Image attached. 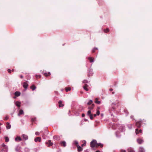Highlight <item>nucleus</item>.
<instances>
[{
  "label": "nucleus",
  "instance_id": "nucleus-39",
  "mask_svg": "<svg viewBox=\"0 0 152 152\" xmlns=\"http://www.w3.org/2000/svg\"><path fill=\"white\" fill-rule=\"evenodd\" d=\"M121 152H126V151L125 150H122Z\"/></svg>",
  "mask_w": 152,
  "mask_h": 152
},
{
  "label": "nucleus",
  "instance_id": "nucleus-22",
  "mask_svg": "<svg viewBox=\"0 0 152 152\" xmlns=\"http://www.w3.org/2000/svg\"><path fill=\"white\" fill-rule=\"evenodd\" d=\"M4 138L5 139V141L6 142H8L9 141V138L8 137L5 136L4 137Z\"/></svg>",
  "mask_w": 152,
  "mask_h": 152
},
{
  "label": "nucleus",
  "instance_id": "nucleus-33",
  "mask_svg": "<svg viewBox=\"0 0 152 152\" xmlns=\"http://www.w3.org/2000/svg\"><path fill=\"white\" fill-rule=\"evenodd\" d=\"M87 114L88 115H90V114H91V111L90 110H88V112H87Z\"/></svg>",
  "mask_w": 152,
  "mask_h": 152
},
{
  "label": "nucleus",
  "instance_id": "nucleus-17",
  "mask_svg": "<svg viewBox=\"0 0 152 152\" xmlns=\"http://www.w3.org/2000/svg\"><path fill=\"white\" fill-rule=\"evenodd\" d=\"M139 152H144V150L142 147H140L139 148Z\"/></svg>",
  "mask_w": 152,
  "mask_h": 152
},
{
  "label": "nucleus",
  "instance_id": "nucleus-19",
  "mask_svg": "<svg viewBox=\"0 0 152 152\" xmlns=\"http://www.w3.org/2000/svg\"><path fill=\"white\" fill-rule=\"evenodd\" d=\"M61 145L63 146L64 147H65L66 146V142L65 141H63L61 142Z\"/></svg>",
  "mask_w": 152,
  "mask_h": 152
},
{
  "label": "nucleus",
  "instance_id": "nucleus-4",
  "mask_svg": "<svg viewBox=\"0 0 152 152\" xmlns=\"http://www.w3.org/2000/svg\"><path fill=\"white\" fill-rule=\"evenodd\" d=\"M77 151L78 152L81 151L83 150V148L79 145H77Z\"/></svg>",
  "mask_w": 152,
  "mask_h": 152
},
{
  "label": "nucleus",
  "instance_id": "nucleus-24",
  "mask_svg": "<svg viewBox=\"0 0 152 152\" xmlns=\"http://www.w3.org/2000/svg\"><path fill=\"white\" fill-rule=\"evenodd\" d=\"M36 87L34 85H32L31 87V88L32 89V90H34L36 88Z\"/></svg>",
  "mask_w": 152,
  "mask_h": 152
},
{
  "label": "nucleus",
  "instance_id": "nucleus-28",
  "mask_svg": "<svg viewBox=\"0 0 152 152\" xmlns=\"http://www.w3.org/2000/svg\"><path fill=\"white\" fill-rule=\"evenodd\" d=\"M109 29H108V28H106V29H104V31L105 32V33H107L108 32H109Z\"/></svg>",
  "mask_w": 152,
  "mask_h": 152
},
{
  "label": "nucleus",
  "instance_id": "nucleus-5",
  "mask_svg": "<svg viewBox=\"0 0 152 152\" xmlns=\"http://www.w3.org/2000/svg\"><path fill=\"white\" fill-rule=\"evenodd\" d=\"M28 86V84L26 82L23 83V87L27 89Z\"/></svg>",
  "mask_w": 152,
  "mask_h": 152
},
{
  "label": "nucleus",
  "instance_id": "nucleus-48",
  "mask_svg": "<svg viewBox=\"0 0 152 152\" xmlns=\"http://www.w3.org/2000/svg\"><path fill=\"white\" fill-rule=\"evenodd\" d=\"M101 115L102 116V117L103 116V114H101Z\"/></svg>",
  "mask_w": 152,
  "mask_h": 152
},
{
  "label": "nucleus",
  "instance_id": "nucleus-43",
  "mask_svg": "<svg viewBox=\"0 0 152 152\" xmlns=\"http://www.w3.org/2000/svg\"><path fill=\"white\" fill-rule=\"evenodd\" d=\"M84 152H89L88 150H86L84 151Z\"/></svg>",
  "mask_w": 152,
  "mask_h": 152
},
{
  "label": "nucleus",
  "instance_id": "nucleus-42",
  "mask_svg": "<svg viewBox=\"0 0 152 152\" xmlns=\"http://www.w3.org/2000/svg\"><path fill=\"white\" fill-rule=\"evenodd\" d=\"M82 116L83 117L85 116V114H83L82 115Z\"/></svg>",
  "mask_w": 152,
  "mask_h": 152
},
{
  "label": "nucleus",
  "instance_id": "nucleus-37",
  "mask_svg": "<svg viewBox=\"0 0 152 152\" xmlns=\"http://www.w3.org/2000/svg\"><path fill=\"white\" fill-rule=\"evenodd\" d=\"M96 114L97 115H99L100 114V112L99 110L97 111Z\"/></svg>",
  "mask_w": 152,
  "mask_h": 152
},
{
  "label": "nucleus",
  "instance_id": "nucleus-31",
  "mask_svg": "<svg viewBox=\"0 0 152 152\" xmlns=\"http://www.w3.org/2000/svg\"><path fill=\"white\" fill-rule=\"evenodd\" d=\"M74 143L77 146V145H78V142L77 141H75L74 142Z\"/></svg>",
  "mask_w": 152,
  "mask_h": 152
},
{
  "label": "nucleus",
  "instance_id": "nucleus-38",
  "mask_svg": "<svg viewBox=\"0 0 152 152\" xmlns=\"http://www.w3.org/2000/svg\"><path fill=\"white\" fill-rule=\"evenodd\" d=\"M8 119V117H7V116H6L5 117V120H7Z\"/></svg>",
  "mask_w": 152,
  "mask_h": 152
},
{
  "label": "nucleus",
  "instance_id": "nucleus-52",
  "mask_svg": "<svg viewBox=\"0 0 152 152\" xmlns=\"http://www.w3.org/2000/svg\"><path fill=\"white\" fill-rule=\"evenodd\" d=\"M0 125H1V124L0 123Z\"/></svg>",
  "mask_w": 152,
  "mask_h": 152
},
{
  "label": "nucleus",
  "instance_id": "nucleus-46",
  "mask_svg": "<svg viewBox=\"0 0 152 152\" xmlns=\"http://www.w3.org/2000/svg\"><path fill=\"white\" fill-rule=\"evenodd\" d=\"M96 152H100V151H96Z\"/></svg>",
  "mask_w": 152,
  "mask_h": 152
},
{
  "label": "nucleus",
  "instance_id": "nucleus-40",
  "mask_svg": "<svg viewBox=\"0 0 152 152\" xmlns=\"http://www.w3.org/2000/svg\"><path fill=\"white\" fill-rule=\"evenodd\" d=\"M8 72L9 73H11V70L10 69H8Z\"/></svg>",
  "mask_w": 152,
  "mask_h": 152
},
{
  "label": "nucleus",
  "instance_id": "nucleus-11",
  "mask_svg": "<svg viewBox=\"0 0 152 152\" xmlns=\"http://www.w3.org/2000/svg\"><path fill=\"white\" fill-rule=\"evenodd\" d=\"M11 126L10 124L8 122H7V126H6L7 129H10L11 128Z\"/></svg>",
  "mask_w": 152,
  "mask_h": 152
},
{
  "label": "nucleus",
  "instance_id": "nucleus-14",
  "mask_svg": "<svg viewBox=\"0 0 152 152\" xmlns=\"http://www.w3.org/2000/svg\"><path fill=\"white\" fill-rule=\"evenodd\" d=\"M88 86L86 84H85L83 86V88L86 91H88V89L87 88Z\"/></svg>",
  "mask_w": 152,
  "mask_h": 152
},
{
  "label": "nucleus",
  "instance_id": "nucleus-1",
  "mask_svg": "<svg viewBox=\"0 0 152 152\" xmlns=\"http://www.w3.org/2000/svg\"><path fill=\"white\" fill-rule=\"evenodd\" d=\"M96 141L95 140H94L91 142L90 143V145L91 146L92 148L96 147Z\"/></svg>",
  "mask_w": 152,
  "mask_h": 152
},
{
  "label": "nucleus",
  "instance_id": "nucleus-10",
  "mask_svg": "<svg viewBox=\"0 0 152 152\" xmlns=\"http://www.w3.org/2000/svg\"><path fill=\"white\" fill-rule=\"evenodd\" d=\"M24 114V112L23 110H20L19 111V113L18 114V115L19 116H20V115L23 114Z\"/></svg>",
  "mask_w": 152,
  "mask_h": 152
},
{
  "label": "nucleus",
  "instance_id": "nucleus-34",
  "mask_svg": "<svg viewBox=\"0 0 152 152\" xmlns=\"http://www.w3.org/2000/svg\"><path fill=\"white\" fill-rule=\"evenodd\" d=\"M90 115V119H91V120L93 119V116L92 115V114H90V115Z\"/></svg>",
  "mask_w": 152,
  "mask_h": 152
},
{
  "label": "nucleus",
  "instance_id": "nucleus-32",
  "mask_svg": "<svg viewBox=\"0 0 152 152\" xmlns=\"http://www.w3.org/2000/svg\"><path fill=\"white\" fill-rule=\"evenodd\" d=\"M97 49V48H93L92 50V52H95V50Z\"/></svg>",
  "mask_w": 152,
  "mask_h": 152
},
{
  "label": "nucleus",
  "instance_id": "nucleus-23",
  "mask_svg": "<svg viewBox=\"0 0 152 152\" xmlns=\"http://www.w3.org/2000/svg\"><path fill=\"white\" fill-rule=\"evenodd\" d=\"M95 102L97 104H99L100 103V102L97 99V98L96 99L95 101Z\"/></svg>",
  "mask_w": 152,
  "mask_h": 152
},
{
  "label": "nucleus",
  "instance_id": "nucleus-6",
  "mask_svg": "<svg viewBox=\"0 0 152 152\" xmlns=\"http://www.w3.org/2000/svg\"><path fill=\"white\" fill-rule=\"evenodd\" d=\"M141 121H138L136 123V125L138 128H140L141 126Z\"/></svg>",
  "mask_w": 152,
  "mask_h": 152
},
{
  "label": "nucleus",
  "instance_id": "nucleus-27",
  "mask_svg": "<svg viewBox=\"0 0 152 152\" xmlns=\"http://www.w3.org/2000/svg\"><path fill=\"white\" fill-rule=\"evenodd\" d=\"M100 146L101 147H102L103 146V145L101 144L100 143H97L96 147H98L99 146Z\"/></svg>",
  "mask_w": 152,
  "mask_h": 152
},
{
  "label": "nucleus",
  "instance_id": "nucleus-45",
  "mask_svg": "<svg viewBox=\"0 0 152 152\" xmlns=\"http://www.w3.org/2000/svg\"><path fill=\"white\" fill-rule=\"evenodd\" d=\"M20 77H21V78H23V76L22 75H21L20 76Z\"/></svg>",
  "mask_w": 152,
  "mask_h": 152
},
{
  "label": "nucleus",
  "instance_id": "nucleus-9",
  "mask_svg": "<svg viewBox=\"0 0 152 152\" xmlns=\"http://www.w3.org/2000/svg\"><path fill=\"white\" fill-rule=\"evenodd\" d=\"M58 104L59 107H62L64 106V104L62 103V102L61 101L58 102Z\"/></svg>",
  "mask_w": 152,
  "mask_h": 152
},
{
  "label": "nucleus",
  "instance_id": "nucleus-30",
  "mask_svg": "<svg viewBox=\"0 0 152 152\" xmlns=\"http://www.w3.org/2000/svg\"><path fill=\"white\" fill-rule=\"evenodd\" d=\"M92 102V100H90L89 102L87 104L88 105L91 104Z\"/></svg>",
  "mask_w": 152,
  "mask_h": 152
},
{
  "label": "nucleus",
  "instance_id": "nucleus-50",
  "mask_svg": "<svg viewBox=\"0 0 152 152\" xmlns=\"http://www.w3.org/2000/svg\"><path fill=\"white\" fill-rule=\"evenodd\" d=\"M56 137V136H54V137H53V138H55Z\"/></svg>",
  "mask_w": 152,
  "mask_h": 152
},
{
  "label": "nucleus",
  "instance_id": "nucleus-7",
  "mask_svg": "<svg viewBox=\"0 0 152 152\" xmlns=\"http://www.w3.org/2000/svg\"><path fill=\"white\" fill-rule=\"evenodd\" d=\"M137 142L139 144H141L143 142V140L140 139H137Z\"/></svg>",
  "mask_w": 152,
  "mask_h": 152
},
{
  "label": "nucleus",
  "instance_id": "nucleus-8",
  "mask_svg": "<svg viewBox=\"0 0 152 152\" xmlns=\"http://www.w3.org/2000/svg\"><path fill=\"white\" fill-rule=\"evenodd\" d=\"M15 140L16 141H21L22 140V139L19 136H17L15 138Z\"/></svg>",
  "mask_w": 152,
  "mask_h": 152
},
{
  "label": "nucleus",
  "instance_id": "nucleus-36",
  "mask_svg": "<svg viewBox=\"0 0 152 152\" xmlns=\"http://www.w3.org/2000/svg\"><path fill=\"white\" fill-rule=\"evenodd\" d=\"M39 134V132H35V134L36 135H38Z\"/></svg>",
  "mask_w": 152,
  "mask_h": 152
},
{
  "label": "nucleus",
  "instance_id": "nucleus-18",
  "mask_svg": "<svg viewBox=\"0 0 152 152\" xmlns=\"http://www.w3.org/2000/svg\"><path fill=\"white\" fill-rule=\"evenodd\" d=\"M15 104H16V106H18V107H20V102H18V101H17L16 102Z\"/></svg>",
  "mask_w": 152,
  "mask_h": 152
},
{
  "label": "nucleus",
  "instance_id": "nucleus-51",
  "mask_svg": "<svg viewBox=\"0 0 152 152\" xmlns=\"http://www.w3.org/2000/svg\"><path fill=\"white\" fill-rule=\"evenodd\" d=\"M88 108H89V109H90V107H88Z\"/></svg>",
  "mask_w": 152,
  "mask_h": 152
},
{
  "label": "nucleus",
  "instance_id": "nucleus-41",
  "mask_svg": "<svg viewBox=\"0 0 152 152\" xmlns=\"http://www.w3.org/2000/svg\"><path fill=\"white\" fill-rule=\"evenodd\" d=\"M85 145H86V143L85 142L82 145V146L83 147L84 146H85Z\"/></svg>",
  "mask_w": 152,
  "mask_h": 152
},
{
  "label": "nucleus",
  "instance_id": "nucleus-16",
  "mask_svg": "<svg viewBox=\"0 0 152 152\" xmlns=\"http://www.w3.org/2000/svg\"><path fill=\"white\" fill-rule=\"evenodd\" d=\"M127 150L128 152H135L133 149L131 148H128Z\"/></svg>",
  "mask_w": 152,
  "mask_h": 152
},
{
  "label": "nucleus",
  "instance_id": "nucleus-12",
  "mask_svg": "<svg viewBox=\"0 0 152 152\" xmlns=\"http://www.w3.org/2000/svg\"><path fill=\"white\" fill-rule=\"evenodd\" d=\"M142 132V130L140 129L139 130V131H138V130L137 129H136L135 130V132L136 134H138L140 133H141Z\"/></svg>",
  "mask_w": 152,
  "mask_h": 152
},
{
  "label": "nucleus",
  "instance_id": "nucleus-3",
  "mask_svg": "<svg viewBox=\"0 0 152 152\" xmlns=\"http://www.w3.org/2000/svg\"><path fill=\"white\" fill-rule=\"evenodd\" d=\"M41 138L40 137H38L34 139V141L35 142L39 141L40 142L41 141Z\"/></svg>",
  "mask_w": 152,
  "mask_h": 152
},
{
  "label": "nucleus",
  "instance_id": "nucleus-15",
  "mask_svg": "<svg viewBox=\"0 0 152 152\" xmlns=\"http://www.w3.org/2000/svg\"><path fill=\"white\" fill-rule=\"evenodd\" d=\"M15 94L16 96H18L20 95V93L18 91H16L15 92Z\"/></svg>",
  "mask_w": 152,
  "mask_h": 152
},
{
  "label": "nucleus",
  "instance_id": "nucleus-13",
  "mask_svg": "<svg viewBox=\"0 0 152 152\" xmlns=\"http://www.w3.org/2000/svg\"><path fill=\"white\" fill-rule=\"evenodd\" d=\"M2 146L3 147H4V148H5V151L4 152H7V146H6L5 145H4V144H3L2 145Z\"/></svg>",
  "mask_w": 152,
  "mask_h": 152
},
{
  "label": "nucleus",
  "instance_id": "nucleus-44",
  "mask_svg": "<svg viewBox=\"0 0 152 152\" xmlns=\"http://www.w3.org/2000/svg\"><path fill=\"white\" fill-rule=\"evenodd\" d=\"M96 115H97V114H95L94 115V117H96Z\"/></svg>",
  "mask_w": 152,
  "mask_h": 152
},
{
  "label": "nucleus",
  "instance_id": "nucleus-49",
  "mask_svg": "<svg viewBox=\"0 0 152 152\" xmlns=\"http://www.w3.org/2000/svg\"><path fill=\"white\" fill-rule=\"evenodd\" d=\"M15 150H16L17 151H18V150H17V148H16V149H15Z\"/></svg>",
  "mask_w": 152,
  "mask_h": 152
},
{
  "label": "nucleus",
  "instance_id": "nucleus-35",
  "mask_svg": "<svg viewBox=\"0 0 152 152\" xmlns=\"http://www.w3.org/2000/svg\"><path fill=\"white\" fill-rule=\"evenodd\" d=\"M88 83V82L86 80H84L83 81V83Z\"/></svg>",
  "mask_w": 152,
  "mask_h": 152
},
{
  "label": "nucleus",
  "instance_id": "nucleus-26",
  "mask_svg": "<svg viewBox=\"0 0 152 152\" xmlns=\"http://www.w3.org/2000/svg\"><path fill=\"white\" fill-rule=\"evenodd\" d=\"M65 90L66 92H68V91H69L71 90V88L70 87L66 88Z\"/></svg>",
  "mask_w": 152,
  "mask_h": 152
},
{
  "label": "nucleus",
  "instance_id": "nucleus-2",
  "mask_svg": "<svg viewBox=\"0 0 152 152\" xmlns=\"http://www.w3.org/2000/svg\"><path fill=\"white\" fill-rule=\"evenodd\" d=\"M22 137H23V139L25 140H26L28 139V136L25 134H23L22 135Z\"/></svg>",
  "mask_w": 152,
  "mask_h": 152
},
{
  "label": "nucleus",
  "instance_id": "nucleus-25",
  "mask_svg": "<svg viewBox=\"0 0 152 152\" xmlns=\"http://www.w3.org/2000/svg\"><path fill=\"white\" fill-rule=\"evenodd\" d=\"M44 74L45 76H47L50 75V72H48V73H44Z\"/></svg>",
  "mask_w": 152,
  "mask_h": 152
},
{
  "label": "nucleus",
  "instance_id": "nucleus-47",
  "mask_svg": "<svg viewBox=\"0 0 152 152\" xmlns=\"http://www.w3.org/2000/svg\"><path fill=\"white\" fill-rule=\"evenodd\" d=\"M110 90L111 91H113V89H110Z\"/></svg>",
  "mask_w": 152,
  "mask_h": 152
},
{
  "label": "nucleus",
  "instance_id": "nucleus-20",
  "mask_svg": "<svg viewBox=\"0 0 152 152\" xmlns=\"http://www.w3.org/2000/svg\"><path fill=\"white\" fill-rule=\"evenodd\" d=\"M88 59L91 62H92L94 61V58L92 57H89Z\"/></svg>",
  "mask_w": 152,
  "mask_h": 152
},
{
  "label": "nucleus",
  "instance_id": "nucleus-21",
  "mask_svg": "<svg viewBox=\"0 0 152 152\" xmlns=\"http://www.w3.org/2000/svg\"><path fill=\"white\" fill-rule=\"evenodd\" d=\"M47 144H49V146H52L53 145V143L51 142V141L50 140H48Z\"/></svg>",
  "mask_w": 152,
  "mask_h": 152
},
{
  "label": "nucleus",
  "instance_id": "nucleus-29",
  "mask_svg": "<svg viewBox=\"0 0 152 152\" xmlns=\"http://www.w3.org/2000/svg\"><path fill=\"white\" fill-rule=\"evenodd\" d=\"M35 76L37 78H40L41 77V75H36Z\"/></svg>",
  "mask_w": 152,
  "mask_h": 152
}]
</instances>
